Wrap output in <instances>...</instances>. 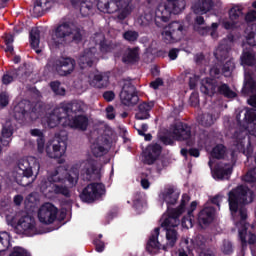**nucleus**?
<instances>
[{
	"instance_id": "obj_1",
	"label": "nucleus",
	"mask_w": 256,
	"mask_h": 256,
	"mask_svg": "<svg viewBox=\"0 0 256 256\" xmlns=\"http://www.w3.org/2000/svg\"><path fill=\"white\" fill-rule=\"evenodd\" d=\"M255 192L245 185H238L228 192V205L232 217L237 213L240 215V221H247L246 205L253 203Z\"/></svg>"
},
{
	"instance_id": "obj_2",
	"label": "nucleus",
	"mask_w": 256,
	"mask_h": 256,
	"mask_svg": "<svg viewBox=\"0 0 256 256\" xmlns=\"http://www.w3.org/2000/svg\"><path fill=\"white\" fill-rule=\"evenodd\" d=\"M85 37V29L74 26L70 21H60L51 32V41L55 47L75 43L79 45Z\"/></svg>"
},
{
	"instance_id": "obj_3",
	"label": "nucleus",
	"mask_w": 256,
	"mask_h": 256,
	"mask_svg": "<svg viewBox=\"0 0 256 256\" xmlns=\"http://www.w3.org/2000/svg\"><path fill=\"white\" fill-rule=\"evenodd\" d=\"M41 169L39 160L35 157H23L17 161L15 167L14 179L17 185L21 187H29L32 183H35L37 175Z\"/></svg>"
},
{
	"instance_id": "obj_4",
	"label": "nucleus",
	"mask_w": 256,
	"mask_h": 256,
	"mask_svg": "<svg viewBox=\"0 0 256 256\" xmlns=\"http://www.w3.org/2000/svg\"><path fill=\"white\" fill-rule=\"evenodd\" d=\"M190 199L189 195L183 194L177 209H168L169 215L161 223V227L166 230V239L170 247H175L177 243V230H175V227H178L179 223H181L179 218L185 213V207Z\"/></svg>"
},
{
	"instance_id": "obj_5",
	"label": "nucleus",
	"mask_w": 256,
	"mask_h": 256,
	"mask_svg": "<svg viewBox=\"0 0 256 256\" xmlns=\"http://www.w3.org/2000/svg\"><path fill=\"white\" fill-rule=\"evenodd\" d=\"M185 9V0H168L156 8L154 23L159 29H165L171 21V15H179Z\"/></svg>"
},
{
	"instance_id": "obj_6",
	"label": "nucleus",
	"mask_w": 256,
	"mask_h": 256,
	"mask_svg": "<svg viewBox=\"0 0 256 256\" xmlns=\"http://www.w3.org/2000/svg\"><path fill=\"white\" fill-rule=\"evenodd\" d=\"M164 43L171 45L179 43L185 37V25L179 21H173L168 25V30L162 32Z\"/></svg>"
},
{
	"instance_id": "obj_7",
	"label": "nucleus",
	"mask_w": 256,
	"mask_h": 256,
	"mask_svg": "<svg viewBox=\"0 0 256 256\" xmlns=\"http://www.w3.org/2000/svg\"><path fill=\"white\" fill-rule=\"evenodd\" d=\"M15 231L18 235H25L26 237L37 235V223L35 222V217L31 215L21 216L15 226Z\"/></svg>"
},
{
	"instance_id": "obj_8",
	"label": "nucleus",
	"mask_w": 256,
	"mask_h": 256,
	"mask_svg": "<svg viewBox=\"0 0 256 256\" xmlns=\"http://www.w3.org/2000/svg\"><path fill=\"white\" fill-rule=\"evenodd\" d=\"M105 195V185L103 183L88 184L81 192L80 199L83 203H93Z\"/></svg>"
},
{
	"instance_id": "obj_9",
	"label": "nucleus",
	"mask_w": 256,
	"mask_h": 256,
	"mask_svg": "<svg viewBox=\"0 0 256 256\" xmlns=\"http://www.w3.org/2000/svg\"><path fill=\"white\" fill-rule=\"evenodd\" d=\"M57 215H59V208L51 202H46L38 210V221L43 225H51L57 221Z\"/></svg>"
},
{
	"instance_id": "obj_10",
	"label": "nucleus",
	"mask_w": 256,
	"mask_h": 256,
	"mask_svg": "<svg viewBox=\"0 0 256 256\" xmlns=\"http://www.w3.org/2000/svg\"><path fill=\"white\" fill-rule=\"evenodd\" d=\"M120 101L125 107H135L139 103V95H137V88L133 83H124L120 92Z\"/></svg>"
},
{
	"instance_id": "obj_11",
	"label": "nucleus",
	"mask_w": 256,
	"mask_h": 256,
	"mask_svg": "<svg viewBox=\"0 0 256 256\" xmlns=\"http://www.w3.org/2000/svg\"><path fill=\"white\" fill-rule=\"evenodd\" d=\"M41 117V112L37 111V107H33L29 112L25 108V104L19 103L14 107V119L25 123V121H37Z\"/></svg>"
},
{
	"instance_id": "obj_12",
	"label": "nucleus",
	"mask_w": 256,
	"mask_h": 256,
	"mask_svg": "<svg viewBox=\"0 0 256 256\" xmlns=\"http://www.w3.org/2000/svg\"><path fill=\"white\" fill-rule=\"evenodd\" d=\"M62 127H69L74 131H87L89 127V118L85 114H79L75 116L66 117V121H63Z\"/></svg>"
},
{
	"instance_id": "obj_13",
	"label": "nucleus",
	"mask_w": 256,
	"mask_h": 256,
	"mask_svg": "<svg viewBox=\"0 0 256 256\" xmlns=\"http://www.w3.org/2000/svg\"><path fill=\"white\" fill-rule=\"evenodd\" d=\"M170 131L174 141H189L193 137V132L191 131V126L185 122L174 123Z\"/></svg>"
},
{
	"instance_id": "obj_14",
	"label": "nucleus",
	"mask_w": 256,
	"mask_h": 256,
	"mask_svg": "<svg viewBox=\"0 0 256 256\" xmlns=\"http://www.w3.org/2000/svg\"><path fill=\"white\" fill-rule=\"evenodd\" d=\"M61 104L56 106L51 113H47L43 118L50 129H55L57 125L63 123V121H67V116L64 111H62Z\"/></svg>"
},
{
	"instance_id": "obj_15",
	"label": "nucleus",
	"mask_w": 256,
	"mask_h": 256,
	"mask_svg": "<svg viewBox=\"0 0 256 256\" xmlns=\"http://www.w3.org/2000/svg\"><path fill=\"white\" fill-rule=\"evenodd\" d=\"M99 61V52L96 47L86 48L78 59V65L81 69L93 67L94 63Z\"/></svg>"
},
{
	"instance_id": "obj_16",
	"label": "nucleus",
	"mask_w": 256,
	"mask_h": 256,
	"mask_svg": "<svg viewBox=\"0 0 256 256\" xmlns=\"http://www.w3.org/2000/svg\"><path fill=\"white\" fill-rule=\"evenodd\" d=\"M75 59L73 58H61L56 60L55 62V69L56 73L60 75V77H67V75H71L73 71H75Z\"/></svg>"
},
{
	"instance_id": "obj_17",
	"label": "nucleus",
	"mask_w": 256,
	"mask_h": 256,
	"mask_svg": "<svg viewBox=\"0 0 256 256\" xmlns=\"http://www.w3.org/2000/svg\"><path fill=\"white\" fill-rule=\"evenodd\" d=\"M45 151L50 159H60L58 163H63L61 157H63L67 151V143H65V141H57L56 144H48Z\"/></svg>"
},
{
	"instance_id": "obj_18",
	"label": "nucleus",
	"mask_w": 256,
	"mask_h": 256,
	"mask_svg": "<svg viewBox=\"0 0 256 256\" xmlns=\"http://www.w3.org/2000/svg\"><path fill=\"white\" fill-rule=\"evenodd\" d=\"M125 2L126 0H98L97 9H99L101 13L113 14L120 11Z\"/></svg>"
},
{
	"instance_id": "obj_19",
	"label": "nucleus",
	"mask_w": 256,
	"mask_h": 256,
	"mask_svg": "<svg viewBox=\"0 0 256 256\" xmlns=\"http://www.w3.org/2000/svg\"><path fill=\"white\" fill-rule=\"evenodd\" d=\"M162 151L163 147L158 143L148 145L144 152V164L153 165V163H155V161H157L161 156Z\"/></svg>"
},
{
	"instance_id": "obj_20",
	"label": "nucleus",
	"mask_w": 256,
	"mask_h": 256,
	"mask_svg": "<svg viewBox=\"0 0 256 256\" xmlns=\"http://www.w3.org/2000/svg\"><path fill=\"white\" fill-rule=\"evenodd\" d=\"M219 80L206 77L200 82V92L207 97H215Z\"/></svg>"
},
{
	"instance_id": "obj_21",
	"label": "nucleus",
	"mask_w": 256,
	"mask_h": 256,
	"mask_svg": "<svg viewBox=\"0 0 256 256\" xmlns=\"http://www.w3.org/2000/svg\"><path fill=\"white\" fill-rule=\"evenodd\" d=\"M57 183H65V178L61 177L59 170H55L48 178L41 180L39 185L41 193H47V189L53 185H58Z\"/></svg>"
},
{
	"instance_id": "obj_22",
	"label": "nucleus",
	"mask_w": 256,
	"mask_h": 256,
	"mask_svg": "<svg viewBox=\"0 0 256 256\" xmlns=\"http://www.w3.org/2000/svg\"><path fill=\"white\" fill-rule=\"evenodd\" d=\"M163 199L167 204V215H169V209H175L171 208V205H175L177 201H179V192L175 191V188L171 186L165 188L163 192Z\"/></svg>"
},
{
	"instance_id": "obj_23",
	"label": "nucleus",
	"mask_w": 256,
	"mask_h": 256,
	"mask_svg": "<svg viewBox=\"0 0 256 256\" xmlns=\"http://www.w3.org/2000/svg\"><path fill=\"white\" fill-rule=\"evenodd\" d=\"M139 59V47H128L122 56L125 65H135V63H139Z\"/></svg>"
},
{
	"instance_id": "obj_24",
	"label": "nucleus",
	"mask_w": 256,
	"mask_h": 256,
	"mask_svg": "<svg viewBox=\"0 0 256 256\" xmlns=\"http://www.w3.org/2000/svg\"><path fill=\"white\" fill-rule=\"evenodd\" d=\"M215 219V208L205 207L198 214L199 225H211Z\"/></svg>"
},
{
	"instance_id": "obj_25",
	"label": "nucleus",
	"mask_w": 256,
	"mask_h": 256,
	"mask_svg": "<svg viewBox=\"0 0 256 256\" xmlns=\"http://www.w3.org/2000/svg\"><path fill=\"white\" fill-rule=\"evenodd\" d=\"M213 7H215L213 0H198V2L192 6V9L196 15H205V13H209Z\"/></svg>"
},
{
	"instance_id": "obj_26",
	"label": "nucleus",
	"mask_w": 256,
	"mask_h": 256,
	"mask_svg": "<svg viewBox=\"0 0 256 256\" xmlns=\"http://www.w3.org/2000/svg\"><path fill=\"white\" fill-rule=\"evenodd\" d=\"M155 107L154 102H143L138 105V112L135 117L139 121H145V119H149L151 117V110Z\"/></svg>"
},
{
	"instance_id": "obj_27",
	"label": "nucleus",
	"mask_w": 256,
	"mask_h": 256,
	"mask_svg": "<svg viewBox=\"0 0 256 256\" xmlns=\"http://www.w3.org/2000/svg\"><path fill=\"white\" fill-rule=\"evenodd\" d=\"M13 131H15V128L11 121H6L1 131L2 138L0 137V143H2L3 147H9L11 137H13Z\"/></svg>"
},
{
	"instance_id": "obj_28",
	"label": "nucleus",
	"mask_w": 256,
	"mask_h": 256,
	"mask_svg": "<svg viewBox=\"0 0 256 256\" xmlns=\"http://www.w3.org/2000/svg\"><path fill=\"white\" fill-rule=\"evenodd\" d=\"M60 107H62V111L65 113L66 117H70L69 113H82L83 105L79 101H72V102H61Z\"/></svg>"
},
{
	"instance_id": "obj_29",
	"label": "nucleus",
	"mask_w": 256,
	"mask_h": 256,
	"mask_svg": "<svg viewBox=\"0 0 256 256\" xmlns=\"http://www.w3.org/2000/svg\"><path fill=\"white\" fill-rule=\"evenodd\" d=\"M51 193L54 195H62V197H65L66 199L71 197V190H69V187L66 185H63V183L53 185L52 187L47 188L46 192H44L46 195Z\"/></svg>"
},
{
	"instance_id": "obj_30",
	"label": "nucleus",
	"mask_w": 256,
	"mask_h": 256,
	"mask_svg": "<svg viewBox=\"0 0 256 256\" xmlns=\"http://www.w3.org/2000/svg\"><path fill=\"white\" fill-rule=\"evenodd\" d=\"M161 231V228L156 227L153 231V233L151 234L147 245H146V251H148V253H153V251H155V249L158 251L159 247H160V243H159V233Z\"/></svg>"
},
{
	"instance_id": "obj_31",
	"label": "nucleus",
	"mask_w": 256,
	"mask_h": 256,
	"mask_svg": "<svg viewBox=\"0 0 256 256\" xmlns=\"http://www.w3.org/2000/svg\"><path fill=\"white\" fill-rule=\"evenodd\" d=\"M84 169L86 179H88V181H93V179H95V177L99 175V170L97 169V161H95L94 159L87 160Z\"/></svg>"
},
{
	"instance_id": "obj_32",
	"label": "nucleus",
	"mask_w": 256,
	"mask_h": 256,
	"mask_svg": "<svg viewBox=\"0 0 256 256\" xmlns=\"http://www.w3.org/2000/svg\"><path fill=\"white\" fill-rule=\"evenodd\" d=\"M216 95H222V97H225L226 99H235V97H237V94L235 91L231 90L229 84L223 83L221 81H218Z\"/></svg>"
},
{
	"instance_id": "obj_33",
	"label": "nucleus",
	"mask_w": 256,
	"mask_h": 256,
	"mask_svg": "<svg viewBox=\"0 0 256 256\" xmlns=\"http://www.w3.org/2000/svg\"><path fill=\"white\" fill-rule=\"evenodd\" d=\"M197 205V201L191 202L190 208L187 212V216H184L182 218V227L184 229H189V227H193V220L195 219L193 212L195 211V209H197Z\"/></svg>"
},
{
	"instance_id": "obj_34",
	"label": "nucleus",
	"mask_w": 256,
	"mask_h": 256,
	"mask_svg": "<svg viewBox=\"0 0 256 256\" xmlns=\"http://www.w3.org/2000/svg\"><path fill=\"white\" fill-rule=\"evenodd\" d=\"M91 85L96 89H105L109 86V77L106 74L99 73L94 75Z\"/></svg>"
},
{
	"instance_id": "obj_35",
	"label": "nucleus",
	"mask_w": 256,
	"mask_h": 256,
	"mask_svg": "<svg viewBox=\"0 0 256 256\" xmlns=\"http://www.w3.org/2000/svg\"><path fill=\"white\" fill-rule=\"evenodd\" d=\"M231 52V44L221 43L214 54L218 61H225L229 59V53Z\"/></svg>"
},
{
	"instance_id": "obj_36",
	"label": "nucleus",
	"mask_w": 256,
	"mask_h": 256,
	"mask_svg": "<svg viewBox=\"0 0 256 256\" xmlns=\"http://www.w3.org/2000/svg\"><path fill=\"white\" fill-rule=\"evenodd\" d=\"M217 29H219V24L217 22H214L211 24V26H206V27H199L198 28V33L199 35H211L212 39H217L218 34H217Z\"/></svg>"
},
{
	"instance_id": "obj_37",
	"label": "nucleus",
	"mask_w": 256,
	"mask_h": 256,
	"mask_svg": "<svg viewBox=\"0 0 256 256\" xmlns=\"http://www.w3.org/2000/svg\"><path fill=\"white\" fill-rule=\"evenodd\" d=\"M233 173V168L228 167L224 168L223 165H216L213 171L214 179H225V177H229Z\"/></svg>"
},
{
	"instance_id": "obj_38",
	"label": "nucleus",
	"mask_w": 256,
	"mask_h": 256,
	"mask_svg": "<svg viewBox=\"0 0 256 256\" xmlns=\"http://www.w3.org/2000/svg\"><path fill=\"white\" fill-rule=\"evenodd\" d=\"M32 137H38L37 142V151L38 153H43L45 151V135H43V132L39 129H32L31 130Z\"/></svg>"
},
{
	"instance_id": "obj_39",
	"label": "nucleus",
	"mask_w": 256,
	"mask_h": 256,
	"mask_svg": "<svg viewBox=\"0 0 256 256\" xmlns=\"http://www.w3.org/2000/svg\"><path fill=\"white\" fill-rule=\"evenodd\" d=\"M131 3H133V0H126V2L122 4L117 15V19H119V21H125V19L131 15Z\"/></svg>"
},
{
	"instance_id": "obj_40",
	"label": "nucleus",
	"mask_w": 256,
	"mask_h": 256,
	"mask_svg": "<svg viewBox=\"0 0 256 256\" xmlns=\"http://www.w3.org/2000/svg\"><path fill=\"white\" fill-rule=\"evenodd\" d=\"M30 45L32 49H38L41 43V31L39 28H32L29 34Z\"/></svg>"
},
{
	"instance_id": "obj_41",
	"label": "nucleus",
	"mask_w": 256,
	"mask_h": 256,
	"mask_svg": "<svg viewBox=\"0 0 256 256\" xmlns=\"http://www.w3.org/2000/svg\"><path fill=\"white\" fill-rule=\"evenodd\" d=\"M229 19L230 21H235L236 23H239V19H243V7L239 5H235L228 11Z\"/></svg>"
},
{
	"instance_id": "obj_42",
	"label": "nucleus",
	"mask_w": 256,
	"mask_h": 256,
	"mask_svg": "<svg viewBox=\"0 0 256 256\" xmlns=\"http://www.w3.org/2000/svg\"><path fill=\"white\" fill-rule=\"evenodd\" d=\"M11 247V235L8 232H0V253L7 251Z\"/></svg>"
},
{
	"instance_id": "obj_43",
	"label": "nucleus",
	"mask_w": 256,
	"mask_h": 256,
	"mask_svg": "<svg viewBox=\"0 0 256 256\" xmlns=\"http://www.w3.org/2000/svg\"><path fill=\"white\" fill-rule=\"evenodd\" d=\"M19 77V70L17 69H12L7 71L3 76H2V83L3 85H11L15 79Z\"/></svg>"
},
{
	"instance_id": "obj_44",
	"label": "nucleus",
	"mask_w": 256,
	"mask_h": 256,
	"mask_svg": "<svg viewBox=\"0 0 256 256\" xmlns=\"http://www.w3.org/2000/svg\"><path fill=\"white\" fill-rule=\"evenodd\" d=\"M225 153H227L225 145L217 144L211 151V157L213 159H225Z\"/></svg>"
},
{
	"instance_id": "obj_45",
	"label": "nucleus",
	"mask_w": 256,
	"mask_h": 256,
	"mask_svg": "<svg viewBox=\"0 0 256 256\" xmlns=\"http://www.w3.org/2000/svg\"><path fill=\"white\" fill-rule=\"evenodd\" d=\"M221 71L224 77H231L233 71H235V61L233 58H230L222 65Z\"/></svg>"
},
{
	"instance_id": "obj_46",
	"label": "nucleus",
	"mask_w": 256,
	"mask_h": 256,
	"mask_svg": "<svg viewBox=\"0 0 256 256\" xmlns=\"http://www.w3.org/2000/svg\"><path fill=\"white\" fill-rule=\"evenodd\" d=\"M255 92H256V81L255 79H253V77L249 76L244 82L242 93H245V95H247L249 93H255Z\"/></svg>"
},
{
	"instance_id": "obj_47",
	"label": "nucleus",
	"mask_w": 256,
	"mask_h": 256,
	"mask_svg": "<svg viewBox=\"0 0 256 256\" xmlns=\"http://www.w3.org/2000/svg\"><path fill=\"white\" fill-rule=\"evenodd\" d=\"M91 153L94 157H103V155H107L109 151L105 146L99 144V143H94L91 145Z\"/></svg>"
},
{
	"instance_id": "obj_48",
	"label": "nucleus",
	"mask_w": 256,
	"mask_h": 256,
	"mask_svg": "<svg viewBox=\"0 0 256 256\" xmlns=\"http://www.w3.org/2000/svg\"><path fill=\"white\" fill-rule=\"evenodd\" d=\"M99 49L101 53H111L115 49V45H113V42H109L104 38L99 43Z\"/></svg>"
},
{
	"instance_id": "obj_49",
	"label": "nucleus",
	"mask_w": 256,
	"mask_h": 256,
	"mask_svg": "<svg viewBox=\"0 0 256 256\" xmlns=\"http://www.w3.org/2000/svg\"><path fill=\"white\" fill-rule=\"evenodd\" d=\"M213 123H215V117L213 116V114L205 113L201 116L200 124L202 125V127H211Z\"/></svg>"
},
{
	"instance_id": "obj_50",
	"label": "nucleus",
	"mask_w": 256,
	"mask_h": 256,
	"mask_svg": "<svg viewBox=\"0 0 256 256\" xmlns=\"http://www.w3.org/2000/svg\"><path fill=\"white\" fill-rule=\"evenodd\" d=\"M13 41H15V36L13 34H5L4 35V43L6 45L5 51L6 53H13Z\"/></svg>"
},
{
	"instance_id": "obj_51",
	"label": "nucleus",
	"mask_w": 256,
	"mask_h": 256,
	"mask_svg": "<svg viewBox=\"0 0 256 256\" xmlns=\"http://www.w3.org/2000/svg\"><path fill=\"white\" fill-rule=\"evenodd\" d=\"M123 38L125 39V41H128V43H135V41L139 39V32L127 30L123 33Z\"/></svg>"
},
{
	"instance_id": "obj_52",
	"label": "nucleus",
	"mask_w": 256,
	"mask_h": 256,
	"mask_svg": "<svg viewBox=\"0 0 256 256\" xmlns=\"http://www.w3.org/2000/svg\"><path fill=\"white\" fill-rule=\"evenodd\" d=\"M101 239H103V234H99L98 237L93 240L97 253H103L105 251V242Z\"/></svg>"
},
{
	"instance_id": "obj_53",
	"label": "nucleus",
	"mask_w": 256,
	"mask_h": 256,
	"mask_svg": "<svg viewBox=\"0 0 256 256\" xmlns=\"http://www.w3.org/2000/svg\"><path fill=\"white\" fill-rule=\"evenodd\" d=\"M38 7L41 11H47V9L51 8V0H36L34 11H37Z\"/></svg>"
},
{
	"instance_id": "obj_54",
	"label": "nucleus",
	"mask_w": 256,
	"mask_h": 256,
	"mask_svg": "<svg viewBox=\"0 0 256 256\" xmlns=\"http://www.w3.org/2000/svg\"><path fill=\"white\" fill-rule=\"evenodd\" d=\"M8 256H31V253L23 247L15 246Z\"/></svg>"
},
{
	"instance_id": "obj_55",
	"label": "nucleus",
	"mask_w": 256,
	"mask_h": 256,
	"mask_svg": "<svg viewBox=\"0 0 256 256\" xmlns=\"http://www.w3.org/2000/svg\"><path fill=\"white\" fill-rule=\"evenodd\" d=\"M244 121L249 125L250 123H254L256 121V111L255 109H248L244 114Z\"/></svg>"
},
{
	"instance_id": "obj_56",
	"label": "nucleus",
	"mask_w": 256,
	"mask_h": 256,
	"mask_svg": "<svg viewBox=\"0 0 256 256\" xmlns=\"http://www.w3.org/2000/svg\"><path fill=\"white\" fill-rule=\"evenodd\" d=\"M241 61L244 65H253V61H255V56H253V53L249 51L243 52L241 56Z\"/></svg>"
},
{
	"instance_id": "obj_57",
	"label": "nucleus",
	"mask_w": 256,
	"mask_h": 256,
	"mask_svg": "<svg viewBox=\"0 0 256 256\" xmlns=\"http://www.w3.org/2000/svg\"><path fill=\"white\" fill-rule=\"evenodd\" d=\"M243 179L245 183H256V167L249 170Z\"/></svg>"
},
{
	"instance_id": "obj_58",
	"label": "nucleus",
	"mask_w": 256,
	"mask_h": 256,
	"mask_svg": "<svg viewBox=\"0 0 256 256\" xmlns=\"http://www.w3.org/2000/svg\"><path fill=\"white\" fill-rule=\"evenodd\" d=\"M239 239L241 241L242 249L247 248V227H243L239 230Z\"/></svg>"
},
{
	"instance_id": "obj_59",
	"label": "nucleus",
	"mask_w": 256,
	"mask_h": 256,
	"mask_svg": "<svg viewBox=\"0 0 256 256\" xmlns=\"http://www.w3.org/2000/svg\"><path fill=\"white\" fill-rule=\"evenodd\" d=\"M221 249L224 255H231L233 253V244L229 240H224Z\"/></svg>"
},
{
	"instance_id": "obj_60",
	"label": "nucleus",
	"mask_w": 256,
	"mask_h": 256,
	"mask_svg": "<svg viewBox=\"0 0 256 256\" xmlns=\"http://www.w3.org/2000/svg\"><path fill=\"white\" fill-rule=\"evenodd\" d=\"M159 141H161L163 143V145H170L171 147H173V145H175V139L171 138V136H167V135H161L159 136Z\"/></svg>"
},
{
	"instance_id": "obj_61",
	"label": "nucleus",
	"mask_w": 256,
	"mask_h": 256,
	"mask_svg": "<svg viewBox=\"0 0 256 256\" xmlns=\"http://www.w3.org/2000/svg\"><path fill=\"white\" fill-rule=\"evenodd\" d=\"M9 105V94L7 92L0 93V107L3 109Z\"/></svg>"
},
{
	"instance_id": "obj_62",
	"label": "nucleus",
	"mask_w": 256,
	"mask_h": 256,
	"mask_svg": "<svg viewBox=\"0 0 256 256\" xmlns=\"http://www.w3.org/2000/svg\"><path fill=\"white\" fill-rule=\"evenodd\" d=\"M66 179H67L68 183H70V185H76L77 179H79V172H73L72 174L68 173L66 175Z\"/></svg>"
},
{
	"instance_id": "obj_63",
	"label": "nucleus",
	"mask_w": 256,
	"mask_h": 256,
	"mask_svg": "<svg viewBox=\"0 0 256 256\" xmlns=\"http://www.w3.org/2000/svg\"><path fill=\"white\" fill-rule=\"evenodd\" d=\"M153 19H155V17L153 16V13L149 12V13H145L142 17V23H144V25H149V23H153Z\"/></svg>"
},
{
	"instance_id": "obj_64",
	"label": "nucleus",
	"mask_w": 256,
	"mask_h": 256,
	"mask_svg": "<svg viewBox=\"0 0 256 256\" xmlns=\"http://www.w3.org/2000/svg\"><path fill=\"white\" fill-rule=\"evenodd\" d=\"M246 23H255L256 21V11L252 10L248 12L244 17Z\"/></svg>"
}]
</instances>
